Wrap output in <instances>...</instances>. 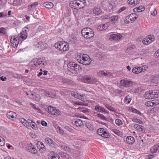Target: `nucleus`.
Returning <instances> with one entry per match:
<instances>
[{
  "label": "nucleus",
  "instance_id": "4be33fe9",
  "mask_svg": "<svg viewBox=\"0 0 159 159\" xmlns=\"http://www.w3.org/2000/svg\"><path fill=\"white\" fill-rule=\"evenodd\" d=\"M79 2H78L79 5V8H83L86 5V3L84 0H77Z\"/></svg>",
  "mask_w": 159,
  "mask_h": 159
},
{
  "label": "nucleus",
  "instance_id": "2eb2a0df",
  "mask_svg": "<svg viewBox=\"0 0 159 159\" xmlns=\"http://www.w3.org/2000/svg\"><path fill=\"white\" fill-rule=\"evenodd\" d=\"M7 116L8 118L13 120H14L17 118V115L15 112L13 111L8 112Z\"/></svg>",
  "mask_w": 159,
  "mask_h": 159
},
{
  "label": "nucleus",
  "instance_id": "a18cd8bd",
  "mask_svg": "<svg viewBox=\"0 0 159 159\" xmlns=\"http://www.w3.org/2000/svg\"><path fill=\"white\" fill-rule=\"evenodd\" d=\"M112 131L114 132L116 134L120 136V135H121L122 133L120 131L116 129H112Z\"/></svg>",
  "mask_w": 159,
  "mask_h": 159
},
{
  "label": "nucleus",
  "instance_id": "4c0bfd02",
  "mask_svg": "<svg viewBox=\"0 0 159 159\" xmlns=\"http://www.w3.org/2000/svg\"><path fill=\"white\" fill-rule=\"evenodd\" d=\"M105 129L103 128H100L97 130V134L99 135H102Z\"/></svg>",
  "mask_w": 159,
  "mask_h": 159
},
{
  "label": "nucleus",
  "instance_id": "39448f33",
  "mask_svg": "<svg viewBox=\"0 0 159 159\" xmlns=\"http://www.w3.org/2000/svg\"><path fill=\"white\" fill-rule=\"evenodd\" d=\"M81 33L84 38L88 39L93 37L94 35L93 30L88 27L83 29L81 31Z\"/></svg>",
  "mask_w": 159,
  "mask_h": 159
},
{
  "label": "nucleus",
  "instance_id": "a211bd4d",
  "mask_svg": "<svg viewBox=\"0 0 159 159\" xmlns=\"http://www.w3.org/2000/svg\"><path fill=\"white\" fill-rule=\"evenodd\" d=\"M72 123L77 127H82L84 125V124L82 120L78 119L73 120Z\"/></svg>",
  "mask_w": 159,
  "mask_h": 159
},
{
  "label": "nucleus",
  "instance_id": "49530a36",
  "mask_svg": "<svg viewBox=\"0 0 159 159\" xmlns=\"http://www.w3.org/2000/svg\"><path fill=\"white\" fill-rule=\"evenodd\" d=\"M102 137H104L105 138H109L110 136L109 134L107 133L105 130L103 132V133L102 135H101Z\"/></svg>",
  "mask_w": 159,
  "mask_h": 159
},
{
  "label": "nucleus",
  "instance_id": "cd10ccee",
  "mask_svg": "<svg viewBox=\"0 0 159 159\" xmlns=\"http://www.w3.org/2000/svg\"><path fill=\"white\" fill-rule=\"evenodd\" d=\"M85 126L90 131H93L96 130V129L93 126L89 123L87 122L85 124Z\"/></svg>",
  "mask_w": 159,
  "mask_h": 159
},
{
  "label": "nucleus",
  "instance_id": "412c9836",
  "mask_svg": "<svg viewBox=\"0 0 159 159\" xmlns=\"http://www.w3.org/2000/svg\"><path fill=\"white\" fill-rule=\"evenodd\" d=\"M45 142L51 146H55L56 143L51 139L49 138H46L45 139Z\"/></svg>",
  "mask_w": 159,
  "mask_h": 159
},
{
  "label": "nucleus",
  "instance_id": "13d9d810",
  "mask_svg": "<svg viewBox=\"0 0 159 159\" xmlns=\"http://www.w3.org/2000/svg\"><path fill=\"white\" fill-rule=\"evenodd\" d=\"M38 4L39 3L38 2H35L33 4H31L30 5V6L31 7H35L36 6H37Z\"/></svg>",
  "mask_w": 159,
  "mask_h": 159
},
{
  "label": "nucleus",
  "instance_id": "4468645a",
  "mask_svg": "<svg viewBox=\"0 0 159 159\" xmlns=\"http://www.w3.org/2000/svg\"><path fill=\"white\" fill-rule=\"evenodd\" d=\"M159 104V101L154 100L148 101L145 103V105L148 107H155Z\"/></svg>",
  "mask_w": 159,
  "mask_h": 159
},
{
  "label": "nucleus",
  "instance_id": "4d7b16f0",
  "mask_svg": "<svg viewBox=\"0 0 159 159\" xmlns=\"http://www.w3.org/2000/svg\"><path fill=\"white\" fill-rule=\"evenodd\" d=\"M126 9V8L125 7H122L118 10V13H120L122 11L125 10Z\"/></svg>",
  "mask_w": 159,
  "mask_h": 159
},
{
  "label": "nucleus",
  "instance_id": "dca6fc26",
  "mask_svg": "<svg viewBox=\"0 0 159 159\" xmlns=\"http://www.w3.org/2000/svg\"><path fill=\"white\" fill-rule=\"evenodd\" d=\"M102 11L100 7H97L93 8L92 11L93 14L97 16L100 15L102 13Z\"/></svg>",
  "mask_w": 159,
  "mask_h": 159
},
{
  "label": "nucleus",
  "instance_id": "e2e57ef3",
  "mask_svg": "<svg viewBox=\"0 0 159 159\" xmlns=\"http://www.w3.org/2000/svg\"><path fill=\"white\" fill-rule=\"evenodd\" d=\"M7 16V14L4 12H0V18H4Z\"/></svg>",
  "mask_w": 159,
  "mask_h": 159
},
{
  "label": "nucleus",
  "instance_id": "c03bdc74",
  "mask_svg": "<svg viewBox=\"0 0 159 159\" xmlns=\"http://www.w3.org/2000/svg\"><path fill=\"white\" fill-rule=\"evenodd\" d=\"M132 121L140 124H142V121L140 120L135 118L132 119Z\"/></svg>",
  "mask_w": 159,
  "mask_h": 159
},
{
  "label": "nucleus",
  "instance_id": "1a4fd4ad",
  "mask_svg": "<svg viewBox=\"0 0 159 159\" xmlns=\"http://www.w3.org/2000/svg\"><path fill=\"white\" fill-rule=\"evenodd\" d=\"M46 111L52 115L59 116L61 114V112L59 110H57L55 108L51 106H48V108L46 109Z\"/></svg>",
  "mask_w": 159,
  "mask_h": 159
},
{
  "label": "nucleus",
  "instance_id": "8fccbe9b",
  "mask_svg": "<svg viewBox=\"0 0 159 159\" xmlns=\"http://www.w3.org/2000/svg\"><path fill=\"white\" fill-rule=\"evenodd\" d=\"M102 107L101 106L99 105H97L95 107V109L96 111L98 112H101Z\"/></svg>",
  "mask_w": 159,
  "mask_h": 159
},
{
  "label": "nucleus",
  "instance_id": "9d476101",
  "mask_svg": "<svg viewBox=\"0 0 159 159\" xmlns=\"http://www.w3.org/2000/svg\"><path fill=\"white\" fill-rule=\"evenodd\" d=\"M120 84L122 86L125 87H130L134 85L133 82L125 79L121 80L120 81Z\"/></svg>",
  "mask_w": 159,
  "mask_h": 159
},
{
  "label": "nucleus",
  "instance_id": "680f3d73",
  "mask_svg": "<svg viewBox=\"0 0 159 159\" xmlns=\"http://www.w3.org/2000/svg\"><path fill=\"white\" fill-rule=\"evenodd\" d=\"M132 111L134 113L138 114L140 115H141V113L138 110L136 109H133L132 110Z\"/></svg>",
  "mask_w": 159,
  "mask_h": 159
},
{
  "label": "nucleus",
  "instance_id": "9b49d317",
  "mask_svg": "<svg viewBox=\"0 0 159 159\" xmlns=\"http://www.w3.org/2000/svg\"><path fill=\"white\" fill-rule=\"evenodd\" d=\"M30 30V28L28 27H25L22 32L20 33L19 37L23 40H24L27 38L28 33Z\"/></svg>",
  "mask_w": 159,
  "mask_h": 159
},
{
  "label": "nucleus",
  "instance_id": "7c9ffc66",
  "mask_svg": "<svg viewBox=\"0 0 159 159\" xmlns=\"http://www.w3.org/2000/svg\"><path fill=\"white\" fill-rule=\"evenodd\" d=\"M44 6L48 8H51L53 7V4L51 2H47L43 3Z\"/></svg>",
  "mask_w": 159,
  "mask_h": 159
},
{
  "label": "nucleus",
  "instance_id": "0eeeda50",
  "mask_svg": "<svg viewBox=\"0 0 159 159\" xmlns=\"http://www.w3.org/2000/svg\"><path fill=\"white\" fill-rule=\"evenodd\" d=\"M149 92V93H147L145 94V96L146 98L152 99L159 97V90H154Z\"/></svg>",
  "mask_w": 159,
  "mask_h": 159
},
{
  "label": "nucleus",
  "instance_id": "72a5a7b5",
  "mask_svg": "<svg viewBox=\"0 0 159 159\" xmlns=\"http://www.w3.org/2000/svg\"><path fill=\"white\" fill-rule=\"evenodd\" d=\"M128 1L129 2V4L133 6L136 5L139 3V1L137 0H128Z\"/></svg>",
  "mask_w": 159,
  "mask_h": 159
},
{
  "label": "nucleus",
  "instance_id": "e433bc0d",
  "mask_svg": "<svg viewBox=\"0 0 159 159\" xmlns=\"http://www.w3.org/2000/svg\"><path fill=\"white\" fill-rule=\"evenodd\" d=\"M142 42L144 44L146 45L148 44L151 43L147 37L145 38L144 40H143Z\"/></svg>",
  "mask_w": 159,
  "mask_h": 159
},
{
  "label": "nucleus",
  "instance_id": "7ed1b4c3",
  "mask_svg": "<svg viewBox=\"0 0 159 159\" xmlns=\"http://www.w3.org/2000/svg\"><path fill=\"white\" fill-rule=\"evenodd\" d=\"M68 70L73 74L80 73L82 70V68L77 64L74 62H70L67 65Z\"/></svg>",
  "mask_w": 159,
  "mask_h": 159
},
{
  "label": "nucleus",
  "instance_id": "aec40b11",
  "mask_svg": "<svg viewBox=\"0 0 159 159\" xmlns=\"http://www.w3.org/2000/svg\"><path fill=\"white\" fill-rule=\"evenodd\" d=\"M98 75L100 76L102 75L108 77H111L112 76V74L110 72H107L106 71H99L98 73Z\"/></svg>",
  "mask_w": 159,
  "mask_h": 159
},
{
  "label": "nucleus",
  "instance_id": "864d4df0",
  "mask_svg": "<svg viewBox=\"0 0 159 159\" xmlns=\"http://www.w3.org/2000/svg\"><path fill=\"white\" fill-rule=\"evenodd\" d=\"M32 124H30V126L33 129H36L37 128V127H36L37 125L36 123L33 122L32 123Z\"/></svg>",
  "mask_w": 159,
  "mask_h": 159
},
{
  "label": "nucleus",
  "instance_id": "58836bf2",
  "mask_svg": "<svg viewBox=\"0 0 159 159\" xmlns=\"http://www.w3.org/2000/svg\"><path fill=\"white\" fill-rule=\"evenodd\" d=\"M22 1L20 0H14L13 4L14 6L20 4Z\"/></svg>",
  "mask_w": 159,
  "mask_h": 159
},
{
  "label": "nucleus",
  "instance_id": "bb28decb",
  "mask_svg": "<svg viewBox=\"0 0 159 159\" xmlns=\"http://www.w3.org/2000/svg\"><path fill=\"white\" fill-rule=\"evenodd\" d=\"M119 17L118 16H113L110 18V19L111 22L112 23H115L116 22Z\"/></svg>",
  "mask_w": 159,
  "mask_h": 159
},
{
  "label": "nucleus",
  "instance_id": "de8ad7c7",
  "mask_svg": "<svg viewBox=\"0 0 159 159\" xmlns=\"http://www.w3.org/2000/svg\"><path fill=\"white\" fill-rule=\"evenodd\" d=\"M61 147L62 148L64 149L66 151H70V148L65 145H61Z\"/></svg>",
  "mask_w": 159,
  "mask_h": 159
},
{
  "label": "nucleus",
  "instance_id": "423d86ee",
  "mask_svg": "<svg viewBox=\"0 0 159 159\" xmlns=\"http://www.w3.org/2000/svg\"><path fill=\"white\" fill-rule=\"evenodd\" d=\"M81 81L89 84H95L97 82V80L94 77H91L89 75H85L82 77Z\"/></svg>",
  "mask_w": 159,
  "mask_h": 159
},
{
  "label": "nucleus",
  "instance_id": "c756f323",
  "mask_svg": "<svg viewBox=\"0 0 159 159\" xmlns=\"http://www.w3.org/2000/svg\"><path fill=\"white\" fill-rule=\"evenodd\" d=\"M145 9L144 7L141 6L138 7H136L134 9V12H140L143 11Z\"/></svg>",
  "mask_w": 159,
  "mask_h": 159
},
{
  "label": "nucleus",
  "instance_id": "f3484780",
  "mask_svg": "<svg viewBox=\"0 0 159 159\" xmlns=\"http://www.w3.org/2000/svg\"><path fill=\"white\" fill-rule=\"evenodd\" d=\"M78 2H79V1L77 0H75L71 1L70 3V6L71 8L74 9V11L76 10L77 9L79 8Z\"/></svg>",
  "mask_w": 159,
  "mask_h": 159
},
{
  "label": "nucleus",
  "instance_id": "0e129e2a",
  "mask_svg": "<svg viewBox=\"0 0 159 159\" xmlns=\"http://www.w3.org/2000/svg\"><path fill=\"white\" fill-rule=\"evenodd\" d=\"M61 82L64 83L68 84V79H66L62 78L61 79Z\"/></svg>",
  "mask_w": 159,
  "mask_h": 159
},
{
  "label": "nucleus",
  "instance_id": "6ab92c4d",
  "mask_svg": "<svg viewBox=\"0 0 159 159\" xmlns=\"http://www.w3.org/2000/svg\"><path fill=\"white\" fill-rule=\"evenodd\" d=\"M37 146L41 152H43L46 150L44 145L41 142L38 141L37 143Z\"/></svg>",
  "mask_w": 159,
  "mask_h": 159
},
{
  "label": "nucleus",
  "instance_id": "37998d69",
  "mask_svg": "<svg viewBox=\"0 0 159 159\" xmlns=\"http://www.w3.org/2000/svg\"><path fill=\"white\" fill-rule=\"evenodd\" d=\"M115 122L116 125L118 126L122 125L123 123L122 121L119 119H117L116 120Z\"/></svg>",
  "mask_w": 159,
  "mask_h": 159
},
{
  "label": "nucleus",
  "instance_id": "79ce46f5",
  "mask_svg": "<svg viewBox=\"0 0 159 159\" xmlns=\"http://www.w3.org/2000/svg\"><path fill=\"white\" fill-rule=\"evenodd\" d=\"M147 37L148 38V39L149 40H150L151 43L154 41V36L153 35L151 34L149 35Z\"/></svg>",
  "mask_w": 159,
  "mask_h": 159
},
{
  "label": "nucleus",
  "instance_id": "5701e85b",
  "mask_svg": "<svg viewBox=\"0 0 159 159\" xmlns=\"http://www.w3.org/2000/svg\"><path fill=\"white\" fill-rule=\"evenodd\" d=\"M159 150V143L153 146L150 149L151 152L152 153H155Z\"/></svg>",
  "mask_w": 159,
  "mask_h": 159
},
{
  "label": "nucleus",
  "instance_id": "f704fd0d",
  "mask_svg": "<svg viewBox=\"0 0 159 159\" xmlns=\"http://www.w3.org/2000/svg\"><path fill=\"white\" fill-rule=\"evenodd\" d=\"M27 95H30L29 97L33 100H34L35 99V95L36 94L35 93H33L32 92H30V93H26Z\"/></svg>",
  "mask_w": 159,
  "mask_h": 159
},
{
  "label": "nucleus",
  "instance_id": "338daca9",
  "mask_svg": "<svg viewBox=\"0 0 159 159\" xmlns=\"http://www.w3.org/2000/svg\"><path fill=\"white\" fill-rule=\"evenodd\" d=\"M57 132L62 135H64L65 134V133L64 132L62 129L59 131H58V130H57Z\"/></svg>",
  "mask_w": 159,
  "mask_h": 159
},
{
  "label": "nucleus",
  "instance_id": "a19ab883",
  "mask_svg": "<svg viewBox=\"0 0 159 159\" xmlns=\"http://www.w3.org/2000/svg\"><path fill=\"white\" fill-rule=\"evenodd\" d=\"M97 116L99 117L101 119L106 120L107 119L102 114L99 113L97 114Z\"/></svg>",
  "mask_w": 159,
  "mask_h": 159
},
{
  "label": "nucleus",
  "instance_id": "f8f14e48",
  "mask_svg": "<svg viewBox=\"0 0 159 159\" xmlns=\"http://www.w3.org/2000/svg\"><path fill=\"white\" fill-rule=\"evenodd\" d=\"M10 42L13 47H17L19 43V38L16 36H12L11 37Z\"/></svg>",
  "mask_w": 159,
  "mask_h": 159
},
{
  "label": "nucleus",
  "instance_id": "5fc2aeb1",
  "mask_svg": "<svg viewBox=\"0 0 159 159\" xmlns=\"http://www.w3.org/2000/svg\"><path fill=\"white\" fill-rule=\"evenodd\" d=\"M6 33V29L3 28H0V33L5 34Z\"/></svg>",
  "mask_w": 159,
  "mask_h": 159
},
{
  "label": "nucleus",
  "instance_id": "3c124183",
  "mask_svg": "<svg viewBox=\"0 0 159 159\" xmlns=\"http://www.w3.org/2000/svg\"><path fill=\"white\" fill-rule=\"evenodd\" d=\"M106 107L109 110L112 111H115L116 110L114 109V108L110 106L109 105H107L106 106Z\"/></svg>",
  "mask_w": 159,
  "mask_h": 159
},
{
  "label": "nucleus",
  "instance_id": "ddd939ff",
  "mask_svg": "<svg viewBox=\"0 0 159 159\" xmlns=\"http://www.w3.org/2000/svg\"><path fill=\"white\" fill-rule=\"evenodd\" d=\"M122 36L119 33L116 34H112L110 36L109 39L111 40L117 41L120 40Z\"/></svg>",
  "mask_w": 159,
  "mask_h": 159
},
{
  "label": "nucleus",
  "instance_id": "b1692460",
  "mask_svg": "<svg viewBox=\"0 0 159 159\" xmlns=\"http://www.w3.org/2000/svg\"><path fill=\"white\" fill-rule=\"evenodd\" d=\"M134 127L139 132L143 133L145 132V130L143 129V127L141 125L135 124L134 125Z\"/></svg>",
  "mask_w": 159,
  "mask_h": 159
},
{
  "label": "nucleus",
  "instance_id": "393cba45",
  "mask_svg": "<svg viewBox=\"0 0 159 159\" xmlns=\"http://www.w3.org/2000/svg\"><path fill=\"white\" fill-rule=\"evenodd\" d=\"M126 141L128 144H132L134 143L135 139L133 137L128 136L126 138Z\"/></svg>",
  "mask_w": 159,
  "mask_h": 159
},
{
  "label": "nucleus",
  "instance_id": "f03ea898",
  "mask_svg": "<svg viewBox=\"0 0 159 159\" xmlns=\"http://www.w3.org/2000/svg\"><path fill=\"white\" fill-rule=\"evenodd\" d=\"M30 64L34 67L39 69L44 67L46 65V62L42 58H35L30 62Z\"/></svg>",
  "mask_w": 159,
  "mask_h": 159
},
{
  "label": "nucleus",
  "instance_id": "ea45409f",
  "mask_svg": "<svg viewBox=\"0 0 159 159\" xmlns=\"http://www.w3.org/2000/svg\"><path fill=\"white\" fill-rule=\"evenodd\" d=\"M49 159H60V157L58 154H54L50 157Z\"/></svg>",
  "mask_w": 159,
  "mask_h": 159
},
{
  "label": "nucleus",
  "instance_id": "052dcab7",
  "mask_svg": "<svg viewBox=\"0 0 159 159\" xmlns=\"http://www.w3.org/2000/svg\"><path fill=\"white\" fill-rule=\"evenodd\" d=\"M142 69V72H144L146 70H147L148 69V66H147L145 65V66H141Z\"/></svg>",
  "mask_w": 159,
  "mask_h": 159
},
{
  "label": "nucleus",
  "instance_id": "c85d7f7f",
  "mask_svg": "<svg viewBox=\"0 0 159 159\" xmlns=\"http://www.w3.org/2000/svg\"><path fill=\"white\" fill-rule=\"evenodd\" d=\"M45 95L46 96L52 98H55L56 96V95L52 92L47 91H45Z\"/></svg>",
  "mask_w": 159,
  "mask_h": 159
},
{
  "label": "nucleus",
  "instance_id": "2f4dec72",
  "mask_svg": "<svg viewBox=\"0 0 159 159\" xmlns=\"http://www.w3.org/2000/svg\"><path fill=\"white\" fill-rule=\"evenodd\" d=\"M28 150L29 152L34 154H35L37 152V150L34 147H30Z\"/></svg>",
  "mask_w": 159,
  "mask_h": 159
},
{
  "label": "nucleus",
  "instance_id": "774afa93",
  "mask_svg": "<svg viewBox=\"0 0 159 159\" xmlns=\"http://www.w3.org/2000/svg\"><path fill=\"white\" fill-rule=\"evenodd\" d=\"M132 71L133 73L138 74L136 67H134L132 70Z\"/></svg>",
  "mask_w": 159,
  "mask_h": 159
},
{
  "label": "nucleus",
  "instance_id": "20e7f679",
  "mask_svg": "<svg viewBox=\"0 0 159 159\" xmlns=\"http://www.w3.org/2000/svg\"><path fill=\"white\" fill-rule=\"evenodd\" d=\"M55 47L57 49L61 51L65 52L68 50L69 44L64 41H60L55 43Z\"/></svg>",
  "mask_w": 159,
  "mask_h": 159
},
{
  "label": "nucleus",
  "instance_id": "09e8293b",
  "mask_svg": "<svg viewBox=\"0 0 159 159\" xmlns=\"http://www.w3.org/2000/svg\"><path fill=\"white\" fill-rule=\"evenodd\" d=\"M140 88H135L134 89H133L132 90V91L133 93H138L140 91Z\"/></svg>",
  "mask_w": 159,
  "mask_h": 159
},
{
  "label": "nucleus",
  "instance_id": "a878e982",
  "mask_svg": "<svg viewBox=\"0 0 159 159\" xmlns=\"http://www.w3.org/2000/svg\"><path fill=\"white\" fill-rule=\"evenodd\" d=\"M36 46L38 48L43 49L47 46V44L43 42H40L36 44Z\"/></svg>",
  "mask_w": 159,
  "mask_h": 159
},
{
  "label": "nucleus",
  "instance_id": "473e14b6",
  "mask_svg": "<svg viewBox=\"0 0 159 159\" xmlns=\"http://www.w3.org/2000/svg\"><path fill=\"white\" fill-rule=\"evenodd\" d=\"M108 9L109 10H112V11L115 10V6L113 2L109 3L108 5Z\"/></svg>",
  "mask_w": 159,
  "mask_h": 159
},
{
  "label": "nucleus",
  "instance_id": "6e6552de",
  "mask_svg": "<svg viewBox=\"0 0 159 159\" xmlns=\"http://www.w3.org/2000/svg\"><path fill=\"white\" fill-rule=\"evenodd\" d=\"M137 18V16L136 14L132 13L125 18L124 20L125 22L127 24L132 23L135 21Z\"/></svg>",
  "mask_w": 159,
  "mask_h": 159
},
{
  "label": "nucleus",
  "instance_id": "6e6d98bb",
  "mask_svg": "<svg viewBox=\"0 0 159 159\" xmlns=\"http://www.w3.org/2000/svg\"><path fill=\"white\" fill-rule=\"evenodd\" d=\"M101 112L102 113H105L107 114H108L109 113V112L108 111H107V110L106 109H104L102 107L101 108Z\"/></svg>",
  "mask_w": 159,
  "mask_h": 159
},
{
  "label": "nucleus",
  "instance_id": "bf43d9fd",
  "mask_svg": "<svg viewBox=\"0 0 159 159\" xmlns=\"http://www.w3.org/2000/svg\"><path fill=\"white\" fill-rule=\"evenodd\" d=\"M5 141L2 138V139H0V145L1 146H3L4 145Z\"/></svg>",
  "mask_w": 159,
  "mask_h": 159
},
{
  "label": "nucleus",
  "instance_id": "f257e3e1",
  "mask_svg": "<svg viewBox=\"0 0 159 159\" xmlns=\"http://www.w3.org/2000/svg\"><path fill=\"white\" fill-rule=\"evenodd\" d=\"M76 59L78 62L85 66L90 65L92 61L91 58L86 54L79 53L77 56Z\"/></svg>",
  "mask_w": 159,
  "mask_h": 159
},
{
  "label": "nucleus",
  "instance_id": "69168bd1",
  "mask_svg": "<svg viewBox=\"0 0 159 159\" xmlns=\"http://www.w3.org/2000/svg\"><path fill=\"white\" fill-rule=\"evenodd\" d=\"M136 68L138 74L142 72V69L141 66L136 67Z\"/></svg>",
  "mask_w": 159,
  "mask_h": 159
},
{
  "label": "nucleus",
  "instance_id": "c9c22d12",
  "mask_svg": "<svg viewBox=\"0 0 159 159\" xmlns=\"http://www.w3.org/2000/svg\"><path fill=\"white\" fill-rule=\"evenodd\" d=\"M131 99L129 98V95L126 96L124 98V102L126 104L129 103L131 101Z\"/></svg>",
  "mask_w": 159,
  "mask_h": 159
},
{
  "label": "nucleus",
  "instance_id": "603ef678",
  "mask_svg": "<svg viewBox=\"0 0 159 159\" xmlns=\"http://www.w3.org/2000/svg\"><path fill=\"white\" fill-rule=\"evenodd\" d=\"M65 128L70 132H72L73 131V129L70 128V127L67 126H66L65 127Z\"/></svg>",
  "mask_w": 159,
  "mask_h": 159
}]
</instances>
